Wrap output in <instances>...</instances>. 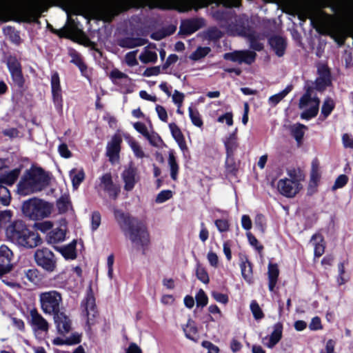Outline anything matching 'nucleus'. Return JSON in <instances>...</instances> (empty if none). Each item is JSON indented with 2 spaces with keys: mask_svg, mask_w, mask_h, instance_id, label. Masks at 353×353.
Wrapping results in <instances>:
<instances>
[{
  "mask_svg": "<svg viewBox=\"0 0 353 353\" xmlns=\"http://www.w3.org/2000/svg\"><path fill=\"white\" fill-rule=\"evenodd\" d=\"M268 3H275L281 6L283 10L291 15L297 16L303 21L307 19L321 34H329L339 45H342L350 34L347 24L333 15L323 11L320 4L312 0H263Z\"/></svg>",
  "mask_w": 353,
  "mask_h": 353,
  "instance_id": "obj_1",
  "label": "nucleus"
},
{
  "mask_svg": "<svg viewBox=\"0 0 353 353\" xmlns=\"http://www.w3.org/2000/svg\"><path fill=\"white\" fill-rule=\"evenodd\" d=\"M16 10L18 21L37 22L44 10V0H0V21L8 20L6 11Z\"/></svg>",
  "mask_w": 353,
  "mask_h": 353,
  "instance_id": "obj_2",
  "label": "nucleus"
},
{
  "mask_svg": "<svg viewBox=\"0 0 353 353\" xmlns=\"http://www.w3.org/2000/svg\"><path fill=\"white\" fill-rule=\"evenodd\" d=\"M114 215L121 228L128 232L133 247L143 252L150 243V234L146 225L130 214L119 210H114Z\"/></svg>",
  "mask_w": 353,
  "mask_h": 353,
  "instance_id": "obj_3",
  "label": "nucleus"
},
{
  "mask_svg": "<svg viewBox=\"0 0 353 353\" xmlns=\"http://www.w3.org/2000/svg\"><path fill=\"white\" fill-rule=\"evenodd\" d=\"M46 192L57 197L56 208L52 204L46 202V216L53 214L55 210H57L59 214H64L73 210L68 192L63 191L58 186L52 175L47 172H46Z\"/></svg>",
  "mask_w": 353,
  "mask_h": 353,
  "instance_id": "obj_4",
  "label": "nucleus"
},
{
  "mask_svg": "<svg viewBox=\"0 0 353 353\" xmlns=\"http://www.w3.org/2000/svg\"><path fill=\"white\" fill-rule=\"evenodd\" d=\"M225 6H236L238 0H219ZM137 6L149 8H174L185 12L193 6L194 0H137Z\"/></svg>",
  "mask_w": 353,
  "mask_h": 353,
  "instance_id": "obj_5",
  "label": "nucleus"
},
{
  "mask_svg": "<svg viewBox=\"0 0 353 353\" xmlns=\"http://www.w3.org/2000/svg\"><path fill=\"white\" fill-rule=\"evenodd\" d=\"M43 188V173L41 168H32L28 170L18 185V192L28 195Z\"/></svg>",
  "mask_w": 353,
  "mask_h": 353,
  "instance_id": "obj_6",
  "label": "nucleus"
},
{
  "mask_svg": "<svg viewBox=\"0 0 353 353\" xmlns=\"http://www.w3.org/2000/svg\"><path fill=\"white\" fill-rule=\"evenodd\" d=\"M22 210L24 215L30 219L35 221H42L44 218V201L38 198L30 199L23 203ZM34 228L43 232L44 223H35Z\"/></svg>",
  "mask_w": 353,
  "mask_h": 353,
  "instance_id": "obj_7",
  "label": "nucleus"
},
{
  "mask_svg": "<svg viewBox=\"0 0 353 353\" xmlns=\"http://www.w3.org/2000/svg\"><path fill=\"white\" fill-rule=\"evenodd\" d=\"M20 174L19 169L8 171L5 168H0V201L3 205H8L10 201V194L3 185H12Z\"/></svg>",
  "mask_w": 353,
  "mask_h": 353,
  "instance_id": "obj_8",
  "label": "nucleus"
},
{
  "mask_svg": "<svg viewBox=\"0 0 353 353\" xmlns=\"http://www.w3.org/2000/svg\"><path fill=\"white\" fill-rule=\"evenodd\" d=\"M288 176L278 181V190L286 197H293L302 188L301 179L296 175L295 171H289Z\"/></svg>",
  "mask_w": 353,
  "mask_h": 353,
  "instance_id": "obj_9",
  "label": "nucleus"
},
{
  "mask_svg": "<svg viewBox=\"0 0 353 353\" xmlns=\"http://www.w3.org/2000/svg\"><path fill=\"white\" fill-rule=\"evenodd\" d=\"M319 107V99L312 97L310 90H307L300 99L299 108L303 110L301 117L306 120L314 117L318 113Z\"/></svg>",
  "mask_w": 353,
  "mask_h": 353,
  "instance_id": "obj_10",
  "label": "nucleus"
},
{
  "mask_svg": "<svg viewBox=\"0 0 353 353\" xmlns=\"http://www.w3.org/2000/svg\"><path fill=\"white\" fill-rule=\"evenodd\" d=\"M81 317L86 323L87 325L90 326L95 322L97 316V311L95 305V299L91 293L86 295L81 301Z\"/></svg>",
  "mask_w": 353,
  "mask_h": 353,
  "instance_id": "obj_11",
  "label": "nucleus"
},
{
  "mask_svg": "<svg viewBox=\"0 0 353 353\" xmlns=\"http://www.w3.org/2000/svg\"><path fill=\"white\" fill-rule=\"evenodd\" d=\"M249 19L245 16L234 17L230 19V23L226 27L229 34L232 35L248 36Z\"/></svg>",
  "mask_w": 353,
  "mask_h": 353,
  "instance_id": "obj_12",
  "label": "nucleus"
},
{
  "mask_svg": "<svg viewBox=\"0 0 353 353\" xmlns=\"http://www.w3.org/2000/svg\"><path fill=\"white\" fill-rule=\"evenodd\" d=\"M51 92L53 103L57 110L61 113L63 108L62 92L59 74L54 72L50 77Z\"/></svg>",
  "mask_w": 353,
  "mask_h": 353,
  "instance_id": "obj_13",
  "label": "nucleus"
},
{
  "mask_svg": "<svg viewBox=\"0 0 353 353\" xmlns=\"http://www.w3.org/2000/svg\"><path fill=\"white\" fill-rule=\"evenodd\" d=\"M121 177L124 183V189L126 191H131L140 179L138 169L132 163L124 168Z\"/></svg>",
  "mask_w": 353,
  "mask_h": 353,
  "instance_id": "obj_14",
  "label": "nucleus"
},
{
  "mask_svg": "<svg viewBox=\"0 0 353 353\" xmlns=\"http://www.w3.org/2000/svg\"><path fill=\"white\" fill-rule=\"evenodd\" d=\"M121 142V137L118 134H115L107 144L106 155L112 164L117 163L119 161Z\"/></svg>",
  "mask_w": 353,
  "mask_h": 353,
  "instance_id": "obj_15",
  "label": "nucleus"
},
{
  "mask_svg": "<svg viewBox=\"0 0 353 353\" xmlns=\"http://www.w3.org/2000/svg\"><path fill=\"white\" fill-rule=\"evenodd\" d=\"M7 65L15 85L21 88L23 86L25 80L22 74L21 66L19 61L13 57L8 59Z\"/></svg>",
  "mask_w": 353,
  "mask_h": 353,
  "instance_id": "obj_16",
  "label": "nucleus"
},
{
  "mask_svg": "<svg viewBox=\"0 0 353 353\" xmlns=\"http://www.w3.org/2000/svg\"><path fill=\"white\" fill-rule=\"evenodd\" d=\"M26 228L25 223L21 221L14 222L6 229V236L8 239L14 243H23L24 241L21 239L23 230Z\"/></svg>",
  "mask_w": 353,
  "mask_h": 353,
  "instance_id": "obj_17",
  "label": "nucleus"
},
{
  "mask_svg": "<svg viewBox=\"0 0 353 353\" xmlns=\"http://www.w3.org/2000/svg\"><path fill=\"white\" fill-rule=\"evenodd\" d=\"M13 258L12 250L6 245L0 246V276L10 272V262Z\"/></svg>",
  "mask_w": 353,
  "mask_h": 353,
  "instance_id": "obj_18",
  "label": "nucleus"
},
{
  "mask_svg": "<svg viewBox=\"0 0 353 353\" xmlns=\"http://www.w3.org/2000/svg\"><path fill=\"white\" fill-rule=\"evenodd\" d=\"M256 54L251 51H236L231 53H226L224 58L239 63H252L255 59Z\"/></svg>",
  "mask_w": 353,
  "mask_h": 353,
  "instance_id": "obj_19",
  "label": "nucleus"
},
{
  "mask_svg": "<svg viewBox=\"0 0 353 353\" xmlns=\"http://www.w3.org/2000/svg\"><path fill=\"white\" fill-rule=\"evenodd\" d=\"M54 320L59 333L67 334L70 331L72 328V321L65 312L59 311L54 313Z\"/></svg>",
  "mask_w": 353,
  "mask_h": 353,
  "instance_id": "obj_20",
  "label": "nucleus"
},
{
  "mask_svg": "<svg viewBox=\"0 0 353 353\" xmlns=\"http://www.w3.org/2000/svg\"><path fill=\"white\" fill-rule=\"evenodd\" d=\"M61 297L59 293L56 291L46 292V313L53 314L59 312V304Z\"/></svg>",
  "mask_w": 353,
  "mask_h": 353,
  "instance_id": "obj_21",
  "label": "nucleus"
},
{
  "mask_svg": "<svg viewBox=\"0 0 353 353\" xmlns=\"http://www.w3.org/2000/svg\"><path fill=\"white\" fill-rule=\"evenodd\" d=\"M21 239L23 240V243H17V245L26 248H34L42 243V239L38 234L30 232L26 227L23 230Z\"/></svg>",
  "mask_w": 353,
  "mask_h": 353,
  "instance_id": "obj_22",
  "label": "nucleus"
},
{
  "mask_svg": "<svg viewBox=\"0 0 353 353\" xmlns=\"http://www.w3.org/2000/svg\"><path fill=\"white\" fill-rule=\"evenodd\" d=\"M31 324L34 331L36 337L41 341L43 339L42 333L44 331V320L43 317L38 314L36 310L30 311Z\"/></svg>",
  "mask_w": 353,
  "mask_h": 353,
  "instance_id": "obj_23",
  "label": "nucleus"
},
{
  "mask_svg": "<svg viewBox=\"0 0 353 353\" xmlns=\"http://www.w3.org/2000/svg\"><path fill=\"white\" fill-rule=\"evenodd\" d=\"M283 326L278 323L273 327V331L268 336L263 339V344L268 348H272L277 344L282 337Z\"/></svg>",
  "mask_w": 353,
  "mask_h": 353,
  "instance_id": "obj_24",
  "label": "nucleus"
},
{
  "mask_svg": "<svg viewBox=\"0 0 353 353\" xmlns=\"http://www.w3.org/2000/svg\"><path fill=\"white\" fill-rule=\"evenodd\" d=\"M100 186L106 191L110 196L115 198L119 192V189L113 184L110 174H105L101 179Z\"/></svg>",
  "mask_w": 353,
  "mask_h": 353,
  "instance_id": "obj_25",
  "label": "nucleus"
},
{
  "mask_svg": "<svg viewBox=\"0 0 353 353\" xmlns=\"http://www.w3.org/2000/svg\"><path fill=\"white\" fill-rule=\"evenodd\" d=\"M69 177L72 182V189L77 190L84 181L85 174L82 168H74L70 170Z\"/></svg>",
  "mask_w": 353,
  "mask_h": 353,
  "instance_id": "obj_26",
  "label": "nucleus"
},
{
  "mask_svg": "<svg viewBox=\"0 0 353 353\" xmlns=\"http://www.w3.org/2000/svg\"><path fill=\"white\" fill-rule=\"evenodd\" d=\"M168 126L172 137L177 143L180 149L183 151L187 149V145L185 143L183 134H182L179 128L174 123H170Z\"/></svg>",
  "mask_w": 353,
  "mask_h": 353,
  "instance_id": "obj_27",
  "label": "nucleus"
},
{
  "mask_svg": "<svg viewBox=\"0 0 353 353\" xmlns=\"http://www.w3.org/2000/svg\"><path fill=\"white\" fill-rule=\"evenodd\" d=\"M268 288L270 291L272 292L277 283L279 275V270L277 264L271 263L268 264Z\"/></svg>",
  "mask_w": 353,
  "mask_h": 353,
  "instance_id": "obj_28",
  "label": "nucleus"
},
{
  "mask_svg": "<svg viewBox=\"0 0 353 353\" xmlns=\"http://www.w3.org/2000/svg\"><path fill=\"white\" fill-rule=\"evenodd\" d=\"M310 241L314 246V256H321L325 252V243L323 236L320 234H315L312 236Z\"/></svg>",
  "mask_w": 353,
  "mask_h": 353,
  "instance_id": "obj_29",
  "label": "nucleus"
},
{
  "mask_svg": "<svg viewBox=\"0 0 353 353\" xmlns=\"http://www.w3.org/2000/svg\"><path fill=\"white\" fill-rule=\"evenodd\" d=\"M270 44L279 57L283 55L286 43L285 40L281 37H274L270 39Z\"/></svg>",
  "mask_w": 353,
  "mask_h": 353,
  "instance_id": "obj_30",
  "label": "nucleus"
},
{
  "mask_svg": "<svg viewBox=\"0 0 353 353\" xmlns=\"http://www.w3.org/2000/svg\"><path fill=\"white\" fill-rule=\"evenodd\" d=\"M76 244V241H73L68 245L59 248V251L65 259H74L77 257Z\"/></svg>",
  "mask_w": 353,
  "mask_h": 353,
  "instance_id": "obj_31",
  "label": "nucleus"
},
{
  "mask_svg": "<svg viewBox=\"0 0 353 353\" xmlns=\"http://www.w3.org/2000/svg\"><path fill=\"white\" fill-rule=\"evenodd\" d=\"M65 232L63 229L55 228L48 234V243H57L65 239Z\"/></svg>",
  "mask_w": 353,
  "mask_h": 353,
  "instance_id": "obj_32",
  "label": "nucleus"
},
{
  "mask_svg": "<svg viewBox=\"0 0 353 353\" xmlns=\"http://www.w3.org/2000/svg\"><path fill=\"white\" fill-rule=\"evenodd\" d=\"M241 274L244 280L249 284L252 283V267L250 262L245 259L240 265Z\"/></svg>",
  "mask_w": 353,
  "mask_h": 353,
  "instance_id": "obj_33",
  "label": "nucleus"
},
{
  "mask_svg": "<svg viewBox=\"0 0 353 353\" xmlns=\"http://www.w3.org/2000/svg\"><path fill=\"white\" fill-rule=\"evenodd\" d=\"M330 83V72L326 68H323L322 74L316 81V88L319 90H323Z\"/></svg>",
  "mask_w": 353,
  "mask_h": 353,
  "instance_id": "obj_34",
  "label": "nucleus"
},
{
  "mask_svg": "<svg viewBox=\"0 0 353 353\" xmlns=\"http://www.w3.org/2000/svg\"><path fill=\"white\" fill-rule=\"evenodd\" d=\"M168 165L170 170V176L174 181H176L178 176L179 167L172 150L169 152Z\"/></svg>",
  "mask_w": 353,
  "mask_h": 353,
  "instance_id": "obj_35",
  "label": "nucleus"
},
{
  "mask_svg": "<svg viewBox=\"0 0 353 353\" xmlns=\"http://www.w3.org/2000/svg\"><path fill=\"white\" fill-rule=\"evenodd\" d=\"M139 58L143 63H155L157 60V54L149 48H145Z\"/></svg>",
  "mask_w": 353,
  "mask_h": 353,
  "instance_id": "obj_36",
  "label": "nucleus"
},
{
  "mask_svg": "<svg viewBox=\"0 0 353 353\" xmlns=\"http://www.w3.org/2000/svg\"><path fill=\"white\" fill-rule=\"evenodd\" d=\"M306 129V126L301 123L294 124L291 127L292 134L299 143L301 142Z\"/></svg>",
  "mask_w": 353,
  "mask_h": 353,
  "instance_id": "obj_37",
  "label": "nucleus"
},
{
  "mask_svg": "<svg viewBox=\"0 0 353 353\" xmlns=\"http://www.w3.org/2000/svg\"><path fill=\"white\" fill-rule=\"evenodd\" d=\"M181 30L185 34H191L199 29V22L196 20H187L182 23Z\"/></svg>",
  "mask_w": 353,
  "mask_h": 353,
  "instance_id": "obj_38",
  "label": "nucleus"
},
{
  "mask_svg": "<svg viewBox=\"0 0 353 353\" xmlns=\"http://www.w3.org/2000/svg\"><path fill=\"white\" fill-rule=\"evenodd\" d=\"M188 112L192 124L198 128H201L203 125V122L199 111L196 109L189 107Z\"/></svg>",
  "mask_w": 353,
  "mask_h": 353,
  "instance_id": "obj_39",
  "label": "nucleus"
},
{
  "mask_svg": "<svg viewBox=\"0 0 353 353\" xmlns=\"http://www.w3.org/2000/svg\"><path fill=\"white\" fill-rule=\"evenodd\" d=\"M183 330L185 333V336L188 339L193 341L195 340V337L197 334L198 330L194 322L192 320L189 319L188 321L187 325Z\"/></svg>",
  "mask_w": 353,
  "mask_h": 353,
  "instance_id": "obj_40",
  "label": "nucleus"
},
{
  "mask_svg": "<svg viewBox=\"0 0 353 353\" xmlns=\"http://www.w3.org/2000/svg\"><path fill=\"white\" fill-rule=\"evenodd\" d=\"M65 7L67 12H71L77 14L79 6L83 0H60Z\"/></svg>",
  "mask_w": 353,
  "mask_h": 353,
  "instance_id": "obj_41",
  "label": "nucleus"
},
{
  "mask_svg": "<svg viewBox=\"0 0 353 353\" xmlns=\"http://www.w3.org/2000/svg\"><path fill=\"white\" fill-rule=\"evenodd\" d=\"M291 89L290 86H288L281 92L271 96L268 99L269 103L272 105H276L291 91Z\"/></svg>",
  "mask_w": 353,
  "mask_h": 353,
  "instance_id": "obj_42",
  "label": "nucleus"
},
{
  "mask_svg": "<svg viewBox=\"0 0 353 353\" xmlns=\"http://www.w3.org/2000/svg\"><path fill=\"white\" fill-rule=\"evenodd\" d=\"M210 52L208 47H199L192 54H190V59L193 61H198L205 57Z\"/></svg>",
  "mask_w": 353,
  "mask_h": 353,
  "instance_id": "obj_43",
  "label": "nucleus"
},
{
  "mask_svg": "<svg viewBox=\"0 0 353 353\" xmlns=\"http://www.w3.org/2000/svg\"><path fill=\"white\" fill-rule=\"evenodd\" d=\"M56 268V259L52 252L46 251V271L52 272Z\"/></svg>",
  "mask_w": 353,
  "mask_h": 353,
  "instance_id": "obj_44",
  "label": "nucleus"
},
{
  "mask_svg": "<svg viewBox=\"0 0 353 353\" xmlns=\"http://www.w3.org/2000/svg\"><path fill=\"white\" fill-rule=\"evenodd\" d=\"M311 181L314 183H316L321 178V171L319 163L317 160H314L312 163V170H311Z\"/></svg>",
  "mask_w": 353,
  "mask_h": 353,
  "instance_id": "obj_45",
  "label": "nucleus"
},
{
  "mask_svg": "<svg viewBox=\"0 0 353 353\" xmlns=\"http://www.w3.org/2000/svg\"><path fill=\"white\" fill-rule=\"evenodd\" d=\"M195 300L196 301L197 307H203L206 306L208 303V297L202 289H200L196 294Z\"/></svg>",
  "mask_w": 353,
  "mask_h": 353,
  "instance_id": "obj_46",
  "label": "nucleus"
},
{
  "mask_svg": "<svg viewBox=\"0 0 353 353\" xmlns=\"http://www.w3.org/2000/svg\"><path fill=\"white\" fill-rule=\"evenodd\" d=\"M128 143L130 148L133 151L134 155L137 158L141 159V158L144 157V156H145L144 152L143 151L141 146L136 141H134L132 139H130L128 140Z\"/></svg>",
  "mask_w": 353,
  "mask_h": 353,
  "instance_id": "obj_47",
  "label": "nucleus"
},
{
  "mask_svg": "<svg viewBox=\"0 0 353 353\" xmlns=\"http://www.w3.org/2000/svg\"><path fill=\"white\" fill-rule=\"evenodd\" d=\"M145 138L154 147H160L163 143V140L160 136L154 132H150Z\"/></svg>",
  "mask_w": 353,
  "mask_h": 353,
  "instance_id": "obj_48",
  "label": "nucleus"
},
{
  "mask_svg": "<svg viewBox=\"0 0 353 353\" xmlns=\"http://www.w3.org/2000/svg\"><path fill=\"white\" fill-rule=\"evenodd\" d=\"M110 77L114 83H118L119 80H130L127 74L121 72L118 69H114L110 74Z\"/></svg>",
  "mask_w": 353,
  "mask_h": 353,
  "instance_id": "obj_49",
  "label": "nucleus"
},
{
  "mask_svg": "<svg viewBox=\"0 0 353 353\" xmlns=\"http://www.w3.org/2000/svg\"><path fill=\"white\" fill-rule=\"evenodd\" d=\"M250 310L255 319L259 320L263 318V312L256 301H252Z\"/></svg>",
  "mask_w": 353,
  "mask_h": 353,
  "instance_id": "obj_50",
  "label": "nucleus"
},
{
  "mask_svg": "<svg viewBox=\"0 0 353 353\" xmlns=\"http://www.w3.org/2000/svg\"><path fill=\"white\" fill-rule=\"evenodd\" d=\"M196 275L199 280L202 283L207 284L210 281L209 276L204 268L198 265L196 270Z\"/></svg>",
  "mask_w": 353,
  "mask_h": 353,
  "instance_id": "obj_51",
  "label": "nucleus"
},
{
  "mask_svg": "<svg viewBox=\"0 0 353 353\" xmlns=\"http://www.w3.org/2000/svg\"><path fill=\"white\" fill-rule=\"evenodd\" d=\"M172 195L173 194L171 190H162L157 194L155 201L157 203H164L168 199H171L172 197Z\"/></svg>",
  "mask_w": 353,
  "mask_h": 353,
  "instance_id": "obj_52",
  "label": "nucleus"
},
{
  "mask_svg": "<svg viewBox=\"0 0 353 353\" xmlns=\"http://www.w3.org/2000/svg\"><path fill=\"white\" fill-rule=\"evenodd\" d=\"M334 107V101L330 99H327L322 106L321 113L325 117H327L332 111Z\"/></svg>",
  "mask_w": 353,
  "mask_h": 353,
  "instance_id": "obj_53",
  "label": "nucleus"
},
{
  "mask_svg": "<svg viewBox=\"0 0 353 353\" xmlns=\"http://www.w3.org/2000/svg\"><path fill=\"white\" fill-rule=\"evenodd\" d=\"M28 279L32 283L37 284L42 278V274L37 270H30L26 273Z\"/></svg>",
  "mask_w": 353,
  "mask_h": 353,
  "instance_id": "obj_54",
  "label": "nucleus"
},
{
  "mask_svg": "<svg viewBox=\"0 0 353 353\" xmlns=\"http://www.w3.org/2000/svg\"><path fill=\"white\" fill-rule=\"evenodd\" d=\"M172 96V99L173 103L176 105L181 108L183 105V102L185 98V95L183 93L175 90Z\"/></svg>",
  "mask_w": 353,
  "mask_h": 353,
  "instance_id": "obj_55",
  "label": "nucleus"
},
{
  "mask_svg": "<svg viewBox=\"0 0 353 353\" xmlns=\"http://www.w3.org/2000/svg\"><path fill=\"white\" fill-rule=\"evenodd\" d=\"M137 52V51H132L126 54L125 61L128 66L132 67L138 65Z\"/></svg>",
  "mask_w": 353,
  "mask_h": 353,
  "instance_id": "obj_56",
  "label": "nucleus"
},
{
  "mask_svg": "<svg viewBox=\"0 0 353 353\" xmlns=\"http://www.w3.org/2000/svg\"><path fill=\"white\" fill-rule=\"evenodd\" d=\"M214 224L220 232H224L229 230L230 223L226 219H217L214 221Z\"/></svg>",
  "mask_w": 353,
  "mask_h": 353,
  "instance_id": "obj_57",
  "label": "nucleus"
},
{
  "mask_svg": "<svg viewBox=\"0 0 353 353\" xmlns=\"http://www.w3.org/2000/svg\"><path fill=\"white\" fill-rule=\"evenodd\" d=\"M347 181L348 177L345 174H341L336 178L334 184L332 187V189L336 190L339 188H341L347 184Z\"/></svg>",
  "mask_w": 353,
  "mask_h": 353,
  "instance_id": "obj_58",
  "label": "nucleus"
},
{
  "mask_svg": "<svg viewBox=\"0 0 353 353\" xmlns=\"http://www.w3.org/2000/svg\"><path fill=\"white\" fill-rule=\"evenodd\" d=\"M217 121L219 123H225L228 126L233 125V114L232 112H226L217 119Z\"/></svg>",
  "mask_w": 353,
  "mask_h": 353,
  "instance_id": "obj_59",
  "label": "nucleus"
},
{
  "mask_svg": "<svg viewBox=\"0 0 353 353\" xmlns=\"http://www.w3.org/2000/svg\"><path fill=\"white\" fill-rule=\"evenodd\" d=\"M342 143L345 148L353 149V136L348 133L342 135Z\"/></svg>",
  "mask_w": 353,
  "mask_h": 353,
  "instance_id": "obj_60",
  "label": "nucleus"
},
{
  "mask_svg": "<svg viewBox=\"0 0 353 353\" xmlns=\"http://www.w3.org/2000/svg\"><path fill=\"white\" fill-rule=\"evenodd\" d=\"M211 295L216 302L223 304H226L228 302V296L225 294H222L216 291H213L212 292Z\"/></svg>",
  "mask_w": 353,
  "mask_h": 353,
  "instance_id": "obj_61",
  "label": "nucleus"
},
{
  "mask_svg": "<svg viewBox=\"0 0 353 353\" xmlns=\"http://www.w3.org/2000/svg\"><path fill=\"white\" fill-rule=\"evenodd\" d=\"M201 345L203 347L207 350V353H219V348L212 343L208 341H204L202 342Z\"/></svg>",
  "mask_w": 353,
  "mask_h": 353,
  "instance_id": "obj_62",
  "label": "nucleus"
},
{
  "mask_svg": "<svg viewBox=\"0 0 353 353\" xmlns=\"http://www.w3.org/2000/svg\"><path fill=\"white\" fill-rule=\"evenodd\" d=\"M343 14L348 23H353V5H349L344 8Z\"/></svg>",
  "mask_w": 353,
  "mask_h": 353,
  "instance_id": "obj_63",
  "label": "nucleus"
},
{
  "mask_svg": "<svg viewBox=\"0 0 353 353\" xmlns=\"http://www.w3.org/2000/svg\"><path fill=\"white\" fill-rule=\"evenodd\" d=\"M320 353H336L335 351V342L330 339L328 340L325 345V347L321 350Z\"/></svg>",
  "mask_w": 353,
  "mask_h": 353,
  "instance_id": "obj_64",
  "label": "nucleus"
}]
</instances>
